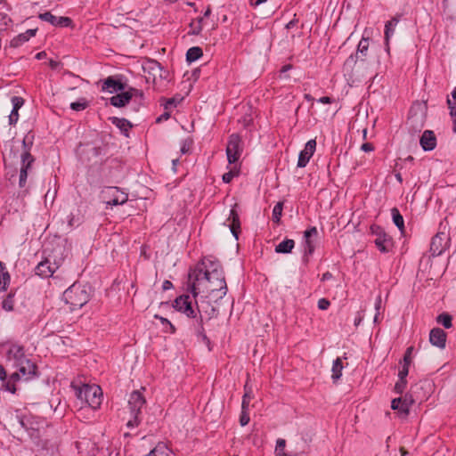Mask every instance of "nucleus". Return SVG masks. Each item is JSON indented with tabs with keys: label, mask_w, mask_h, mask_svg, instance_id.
I'll return each instance as SVG.
<instances>
[{
	"label": "nucleus",
	"mask_w": 456,
	"mask_h": 456,
	"mask_svg": "<svg viewBox=\"0 0 456 456\" xmlns=\"http://www.w3.org/2000/svg\"><path fill=\"white\" fill-rule=\"evenodd\" d=\"M15 290H10V292L5 296V297L2 301V308L7 312L13 311L14 309V297H15Z\"/></svg>",
	"instance_id": "34"
},
{
	"label": "nucleus",
	"mask_w": 456,
	"mask_h": 456,
	"mask_svg": "<svg viewBox=\"0 0 456 456\" xmlns=\"http://www.w3.org/2000/svg\"><path fill=\"white\" fill-rule=\"evenodd\" d=\"M154 318L159 320L160 323L163 325V331L166 333L175 334L176 332V328L173 325V323L167 319L159 314H155Z\"/></svg>",
	"instance_id": "35"
},
{
	"label": "nucleus",
	"mask_w": 456,
	"mask_h": 456,
	"mask_svg": "<svg viewBox=\"0 0 456 456\" xmlns=\"http://www.w3.org/2000/svg\"><path fill=\"white\" fill-rule=\"evenodd\" d=\"M237 204H234L233 207L230 210V215L226 221L224 222V224L227 225L233 235V237L236 240H239V235L241 232L240 229V216L237 211Z\"/></svg>",
	"instance_id": "15"
},
{
	"label": "nucleus",
	"mask_w": 456,
	"mask_h": 456,
	"mask_svg": "<svg viewBox=\"0 0 456 456\" xmlns=\"http://www.w3.org/2000/svg\"><path fill=\"white\" fill-rule=\"evenodd\" d=\"M194 335L196 336L198 340L202 341L208 347L209 351L211 350V341L209 338L207 336L205 329L194 333Z\"/></svg>",
	"instance_id": "44"
},
{
	"label": "nucleus",
	"mask_w": 456,
	"mask_h": 456,
	"mask_svg": "<svg viewBox=\"0 0 456 456\" xmlns=\"http://www.w3.org/2000/svg\"><path fill=\"white\" fill-rule=\"evenodd\" d=\"M391 215H392L393 223L399 229L401 234L404 235V233H405L404 220H403V217L401 215L399 209L397 208H393L391 209Z\"/></svg>",
	"instance_id": "29"
},
{
	"label": "nucleus",
	"mask_w": 456,
	"mask_h": 456,
	"mask_svg": "<svg viewBox=\"0 0 456 456\" xmlns=\"http://www.w3.org/2000/svg\"><path fill=\"white\" fill-rule=\"evenodd\" d=\"M77 397L85 401L92 409H98L102 403V389L96 385H83L76 388Z\"/></svg>",
	"instance_id": "5"
},
{
	"label": "nucleus",
	"mask_w": 456,
	"mask_h": 456,
	"mask_svg": "<svg viewBox=\"0 0 456 456\" xmlns=\"http://www.w3.org/2000/svg\"><path fill=\"white\" fill-rule=\"evenodd\" d=\"M343 368L344 367H343L342 360L339 357L336 358L333 361L332 369H331V371H332L331 379H332L333 382H337L341 378Z\"/></svg>",
	"instance_id": "33"
},
{
	"label": "nucleus",
	"mask_w": 456,
	"mask_h": 456,
	"mask_svg": "<svg viewBox=\"0 0 456 456\" xmlns=\"http://www.w3.org/2000/svg\"><path fill=\"white\" fill-rule=\"evenodd\" d=\"M317 234V228L315 226H311L304 232V240H312V238L316 237Z\"/></svg>",
	"instance_id": "50"
},
{
	"label": "nucleus",
	"mask_w": 456,
	"mask_h": 456,
	"mask_svg": "<svg viewBox=\"0 0 456 456\" xmlns=\"http://www.w3.org/2000/svg\"><path fill=\"white\" fill-rule=\"evenodd\" d=\"M420 146L425 151H432L436 146V138L433 131L425 130L419 140Z\"/></svg>",
	"instance_id": "20"
},
{
	"label": "nucleus",
	"mask_w": 456,
	"mask_h": 456,
	"mask_svg": "<svg viewBox=\"0 0 456 456\" xmlns=\"http://www.w3.org/2000/svg\"><path fill=\"white\" fill-rule=\"evenodd\" d=\"M20 379H23L22 376H20V373L13 372L6 381L5 380L4 381L3 387H4V390H6L12 394H15V392H16L15 383Z\"/></svg>",
	"instance_id": "30"
},
{
	"label": "nucleus",
	"mask_w": 456,
	"mask_h": 456,
	"mask_svg": "<svg viewBox=\"0 0 456 456\" xmlns=\"http://www.w3.org/2000/svg\"><path fill=\"white\" fill-rule=\"evenodd\" d=\"M139 95L142 96V93L138 89L129 87L127 90L119 92L117 94L111 96L109 100L110 103L117 108L126 106L133 98V96Z\"/></svg>",
	"instance_id": "13"
},
{
	"label": "nucleus",
	"mask_w": 456,
	"mask_h": 456,
	"mask_svg": "<svg viewBox=\"0 0 456 456\" xmlns=\"http://www.w3.org/2000/svg\"><path fill=\"white\" fill-rule=\"evenodd\" d=\"M203 54V52L200 47L193 46L188 49L186 53V61L188 62H193L199 60Z\"/></svg>",
	"instance_id": "36"
},
{
	"label": "nucleus",
	"mask_w": 456,
	"mask_h": 456,
	"mask_svg": "<svg viewBox=\"0 0 456 456\" xmlns=\"http://www.w3.org/2000/svg\"><path fill=\"white\" fill-rule=\"evenodd\" d=\"M146 456H174V454L166 444L159 443Z\"/></svg>",
	"instance_id": "28"
},
{
	"label": "nucleus",
	"mask_w": 456,
	"mask_h": 456,
	"mask_svg": "<svg viewBox=\"0 0 456 456\" xmlns=\"http://www.w3.org/2000/svg\"><path fill=\"white\" fill-rule=\"evenodd\" d=\"M446 332L441 328H433L429 333L430 343L437 346L438 348L444 349L446 346Z\"/></svg>",
	"instance_id": "19"
},
{
	"label": "nucleus",
	"mask_w": 456,
	"mask_h": 456,
	"mask_svg": "<svg viewBox=\"0 0 456 456\" xmlns=\"http://www.w3.org/2000/svg\"><path fill=\"white\" fill-rule=\"evenodd\" d=\"M361 149L365 151V152H370V151H372L374 150V147L371 143L370 142H365L362 145Z\"/></svg>",
	"instance_id": "64"
},
{
	"label": "nucleus",
	"mask_w": 456,
	"mask_h": 456,
	"mask_svg": "<svg viewBox=\"0 0 456 456\" xmlns=\"http://www.w3.org/2000/svg\"><path fill=\"white\" fill-rule=\"evenodd\" d=\"M181 100H177L176 98H169L166 101L164 104V108L166 110H169L172 107H175Z\"/></svg>",
	"instance_id": "57"
},
{
	"label": "nucleus",
	"mask_w": 456,
	"mask_h": 456,
	"mask_svg": "<svg viewBox=\"0 0 456 456\" xmlns=\"http://www.w3.org/2000/svg\"><path fill=\"white\" fill-rule=\"evenodd\" d=\"M11 276L5 265L0 260V291H5L10 284Z\"/></svg>",
	"instance_id": "27"
},
{
	"label": "nucleus",
	"mask_w": 456,
	"mask_h": 456,
	"mask_svg": "<svg viewBox=\"0 0 456 456\" xmlns=\"http://www.w3.org/2000/svg\"><path fill=\"white\" fill-rule=\"evenodd\" d=\"M102 198L109 207L124 205L128 200V193L122 191L118 187L110 186L102 191Z\"/></svg>",
	"instance_id": "7"
},
{
	"label": "nucleus",
	"mask_w": 456,
	"mask_h": 456,
	"mask_svg": "<svg viewBox=\"0 0 456 456\" xmlns=\"http://www.w3.org/2000/svg\"><path fill=\"white\" fill-rule=\"evenodd\" d=\"M109 119L121 131L124 135L128 136L129 129L132 127L130 121L126 118L118 117H110Z\"/></svg>",
	"instance_id": "24"
},
{
	"label": "nucleus",
	"mask_w": 456,
	"mask_h": 456,
	"mask_svg": "<svg viewBox=\"0 0 456 456\" xmlns=\"http://www.w3.org/2000/svg\"><path fill=\"white\" fill-rule=\"evenodd\" d=\"M192 143H193V142L190 138L183 140L182 142V145H181V149H180L181 152L183 154L188 153L192 146Z\"/></svg>",
	"instance_id": "51"
},
{
	"label": "nucleus",
	"mask_w": 456,
	"mask_h": 456,
	"mask_svg": "<svg viewBox=\"0 0 456 456\" xmlns=\"http://www.w3.org/2000/svg\"><path fill=\"white\" fill-rule=\"evenodd\" d=\"M391 408L396 411L401 417L405 418L409 415L411 407L401 398H395L391 402Z\"/></svg>",
	"instance_id": "23"
},
{
	"label": "nucleus",
	"mask_w": 456,
	"mask_h": 456,
	"mask_svg": "<svg viewBox=\"0 0 456 456\" xmlns=\"http://www.w3.org/2000/svg\"><path fill=\"white\" fill-rule=\"evenodd\" d=\"M407 386V379H398L397 382L395 385L394 391L396 394L403 395Z\"/></svg>",
	"instance_id": "48"
},
{
	"label": "nucleus",
	"mask_w": 456,
	"mask_h": 456,
	"mask_svg": "<svg viewBox=\"0 0 456 456\" xmlns=\"http://www.w3.org/2000/svg\"><path fill=\"white\" fill-rule=\"evenodd\" d=\"M399 398H401L410 407H411L415 403V400L411 394H405L403 396H400Z\"/></svg>",
	"instance_id": "61"
},
{
	"label": "nucleus",
	"mask_w": 456,
	"mask_h": 456,
	"mask_svg": "<svg viewBox=\"0 0 456 456\" xmlns=\"http://www.w3.org/2000/svg\"><path fill=\"white\" fill-rule=\"evenodd\" d=\"M143 69L148 71L153 77L159 74L161 77L162 67L160 63L155 60H149L143 66Z\"/></svg>",
	"instance_id": "32"
},
{
	"label": "nucleus",
	"mask_w": 456,
	"mask_h": 456,
	"mask_svg": "<svg viewBox=\"0 0 456 456\" xmlns=\"http://www.w3.org/2000/svg\"><path fill=\"white\" fill-rule=\"evenodd\" d=\"M36 33H37V29H28L24 33H21V34L18 35L17 37H15L14 38H12V40L11 41V46L12 47L20 46L21 45H23L24 43L28 41L30 37H35Z\"/></svg>",
	"instance_id": "25"
},
{
	"label": "nucleus",
	"mask_w": 456,
	"mask_h": 456,
	"mask_svg": "<svg viewBox=\"0 0 456 456\" xmlns=\"http://www.w3.org/2000/svg\"><path fill=\"white\" fill-rule=\"evenodd\" d=\"M200 292H206L209 296L216 297V298H223L227 293L224 273H222L218 280L210 276L203 278L202 284L200 285Z\"/></svg>",
	"instance_id": "6"
},
{
	"label": "nucleus",
	"mask_w": 456,
	"mask_h": 456,
	"mask_svg": "<svg viewBox=\"0 0 456 456\" xmlns=\"http://www.w3.org/2000/svg\"><path fill=\"white\" fill-rule=\"evenodd\" d=\"M295 247V241L291 239H285L275 246V252L279 254H289Z\"/></svg>",
	"instance_id": "31"
},
{
	"label": "nucleus",
	"mask_w": 456,
	"mask_h": 456,
	"mask_svg": "<svg viewBox=\"0 0 456 456\" xmlns=\"http://www.w3.org/2000/svg\"><path fill=\"white\" fill-rule=\"evenodd\" d=\"M89 105V102L85 98H80L77 102L70 103V109L75 111H81L86 110Z\"/></svg>",
	"instance_id": "41"
},
{
	"label": "nucleus",
	"mask_w": 456,
	"mask_h": 456,
	"mask_svg": "<svg viewBox=\"0 0 456 456\" xmlns=\"http://www.w3.org/2000/svg\"><path fill=\"white\" fill-rule=\"evenodd\" d=\"M413 349H414L413 346L407 347V349L404 352L403 360L400 361V364H404V365H409V366L411 365V354H412Z\"/></svg>",
	"instance_id": "47"
},
{
	"label": "nucleus",
	"mask_w": 456,
	"mask_h": 456,
	"mask_svg": "<svg viewBox=\"0 0 456 456\" xmlns=\"http://www.w3.org/2000/svg\"><path fill=\"white\" fill-rule=\"evenodd\" d=\"M413 110H411L410 116L408 118L407 124L409 125L410 128L414 131H420L422 127L424 126V115L422 113H412Z\"/></svg>",
	"instance_id": "21"
},
{
	"label": "nucleus",
	"mask_w": 456,
	"mask_h": 456,
	"mask_svg": "<svg viewBox=\"0 0 456 456\" xmlns=\"http://www.w3.org/2000/svg\"><path fill=\"white\" fill-rule=\"evenodd\" d=\"M240 173H224L222 179L225 183H229L234 176H238Z\"/></svg>",
	"instance_id": "60"
},
{
	"label": "nucleus",
	"mask_w": 456,
	"mask_h": 456,
	"mask_svg": "<svg viewBox=\"0 0 456 456\" xmlns=\"http://www.w3.org/2000/svg\"><path fill=\"white\" fill-rule=\"evenodd\" d=\"M191 319L192 320L191 324V329L193 330V333H196V332L200 331L205 329L203 317H202L200 310H199V314L196 317L191 318Z\"/></svg>",
	"instance_id": "38"
},
{
	"label": "nucleus",
	"mask_w": 456,
	"mask_h": 456,
	"mask_svg": "<svg viewBox=\"0 0 456 456\" xmlns=\"http://www.w3.org/2000/svg\"><path fill=\"white\" fill-rule=\"evenodd\" d=\"M371 234L376 236L374 243L378 249L382 253H387L393 247V239L378 224H372L370 227Z\"/></svg>",
	"instance_id": "10"
},
{
	"label": "nucleus",
	"mask_w": 456,
	"mask_h": 456,
	"mask_svg": "<svg viewBox=\"0 0 456 456\" xmlns=\"http://www.w3.org/2000/svg\"><path fill=\"white\" fill-rule=\"evenodd\" d=\"M6 359L12 362V368L16 369L14 373H20L25 381L39 377L38 367L26 354L24 346L17 343L12 344L6 352Z\"/></svg>",
	"instance_id": "2"
},
{
	"label": "nucleus",
	"mask_w": 456,
	"mask_h": 456,
	"mask_svg": "<svg viewBox=\"0 0 456 456\" xmlns=\"http://www.w3.org/2000/svg\"><path fill=\"white\" fill-rule=\"evenodd\" d=\"M224 273L223 267L218 260L212 257H204L194 268H191L188 274V290L191 293L194 299L200 293V285L202 279L208 276L214 277L218 280Z\"/></svg>",
	"instance_id": "1"
},
{
	"label": "nucleus",
	"mask_w": 456,
	"mask_h": 456,
	"mask_svg": "<svg viewBox=\"0 0 456 456\" xmlns=\"http://www.w3.org/2000/svg\"><path fill=\"white\" fill-rule=\"evenodd\" d=\"M62 258L57 259L55 256L48 254L35 268V273L41 278H49L58 270Z\"/></svg>",
	"instance_id": "8"
},
{
	"label": "nucleus",
	"mask_w": 456,
	"mask_h": 456,
	"mask_svg": "<svg viewBox=\"0 0 456 456\" xmlns=\"http://www.w3.org/2000/svg\"><path fill=\"white\" fill-rule=\"evenodd\" d=\"M79 224V223L77 221L75 220V216L70 214L69 216H68V225L72 228L74 226H77Z\"/></svg>",
	"instance_id": "62"
},
{
	"label": "nucleus",
	"mask_w": 456,
	"mask_h": 456,
	"mask_svg": "<svg viewBox=\"0 0 456 456\" xmlns=\"http://www.w3.org/2000/svg\"><path fill=\"white\" fill-rule=\"evenodd\" d=\"M28 173H20L19 184L20 187H24L27 182Z\"/></svg>",
	"instance_id": "63"
},
{
	"label": "nucleus",
	"mask_w": 456,
	"mask_h": 456,
	"mask_svg": "<svg viewBox=\"0 0 456 456\" xmlns=\"http://www.w3.org/2000/svg\"><path fill=\"white\" fill-rule=\"evenodd\" d=\"M330 305V302L327 298H321L318 300V308L320 310H327Z\"/></svg>",
	"instance_id": "59"
},
{
	"label": "nucleus",
	"mask_w": 456,
	"mask_h": 456,
	"mask_svg": "<svg viewBox=\"0 0 456 456\" xmlns=\"http://www.w3.org/2000/svg\"><path fill=\"white\" fill-rule=\"evenodd\" d=\"M400 365H401V369L399 370V372H398V379H407L410 366L404 365V364H400Z\"/></svg>",
	"instance_id": "56"
},
{
	"label": "nucleus",
	"mask_w": 456,
	"mask_h": 456,
	"mask_svg": "<svg viewBox=\"0 0 456 456\" xmlns=\"http://www.w3.org/2000/svg\"><path fill=\"white\" fill-rule=\"evenodd\" d=\"M62 298L73 312L89 301L90 294L86 286L75 282L63 292Z\"/></svg>",
	"instance_id": "3"
},
{
	"label": "nucleus",
	"mask_w": 456,
	"mask_h": 456,
	"mask_svg": "<svg viewBox=\"0 0 456 456\" xmlns=\"http://www.w3.org/2000/svg\"><path fill=\"white\" fill-rule=\"evenodd\" d=\"M286 446V441L282 438H279L276 441V447H275V456H277L280 452H285Z\"/></svg>",
	"instance_id": "54"
},
{
	"label": "nucleus",
	"mask_w": 456,
	"mask_h": 456,
	"mask_svg": "<svg viewBox=\"0 0 456 456\" xmlns=\"http://www.w3.org/2000/svg\"><path fill=\"white\" fill-rule=\"evenodd\" d=\"M436 322L442 326H444L445 329H450L452 327V317L448 313H442L436 317Z\"/></svg>",
	"instance_id": "37"
},
{
	"label": "nucleus",
	"mask_w": 456,
	"mask_h": 456,
	"mask_svg": "<svg viewBox=\"0 0 456 456\" xmlns=\"http://www.w3.org/2000/svg\"><path fill=\"white\" fill-rule=\"evenodd\" d=\"M18 120H19V110L12 109L9 115V124L15 125L18 122Z\"/></svg>",
	"instance_id": "58"
},
{
	"label": "nucleus",
	"mask_w": 456,
	"mask_h": 456,
	"mask_svg": "<svg viewBox=\"0 0 456 456\" xmlns=\"http://www.w3.org/2000/svg\"><path fill=\"white\" fill-rule=\"evenodd\" d=\"M243 151V142L238 134H232L229 136L226 155L229 164L235 163Z\"/></svg>",
	"instance_id": "11"
},
{
	"label": "nucleus",
	"mask_w": 456,
	"mask_h": 456,
	"mask_svg": "<svg viewBox=\"0 0 456 456\" xmlns=\"http://www.w3.org/2000/svg\"><path fill=\"white\" fill-rule=\"evenodd\" d=\"M316 149V141L312 139L309 140L305 145L303 151H300L298 156V161H297V167H305L306 164L309 162L311 157L314 153Z\"/></svg>",
	"instance_id": "18"
},
{
	"label": "nucleus",
	"mask_w": 456,
	"mask_h": 456,
	"mask_svg": "<svg viewBox=\"0 0 456 456\" xmlns=\"http://www.w3.org/2000/svg\"><path fill=\"white\" fill-rule=\"evenodd\" d=\"M18 418H19V422H20V426L29 433L30 436H37V435L35 434V433H37V428H36L34 426L35 423H34V421H32L31 417L22 415V416H18Z\"/></svg>",
	"instance_id": "26"
},
{
	"label": "nucleus",
	"mask_w": 456,
	"mask_h": 456,
	"mask_svg": "<svg viewBox=\"0 0 456 456\" xmlns=\"http://www.w3.org/2000/svg\"><path fill=\"white\" fill-rule=\"evenodd\" d=\"M402 15L396 14L390 20L387 21L385 24V41L386 44L388 45L390 37L394 35L395 27L397 26L398 22L400 21Z\"/></svg>",
	"instance_id": "22"
},
{
	"label": "nucleus",
	"mask_w": 456,
	"mask_h": 456,
	"mask_svg": "<svg viewBox=\"0 0 456 456\" xmlns=\"http://www.w3.org/2000/svg\"><path fill=\"white\" fill-rule=\"evenodd\" d=\"M449 230V222L444 218L440 222L438 232L431 240L430 252L433 256H441L449 248L451 242Z\"/></svg>",
	"instance_id": "4"
},
{
	"label": "nucleus",
	"mask_w": 456,
	"mask_h": 456,
	"mask_svg": "<svg viewBox=\"0 0 456 456\" xmlns=\"http://www.w3.org/2000/svg\"><path fill=\"white\" fill-rule=\"evenodd\" d=\"M146 400L140 391H133L128 400V407L131 415L140 416L142 409L145 405Z\"/></svg>",
	"instance_id": "16"
},
{
	"label": "nucleus",
	"mask_w": 456,
	"mask_h": 456,
	"mask_svg": "<svg viewBox=\"0 0 456 456\" xmlns=\"http://www.w3.org/2000/svg\"><path fill=\"white\" fill-rule=\"evenodd\" d=\"M12 109L19 110L24 104V99L20 96L12 97Z\"/></svg>",
	"instance_id": "53"
},
{
	"label": "nucleus",
	"mask_w": 456,
	"mask_h": 456,
	"mask_svg": "<svg viewBox=\"0 0 456 456\" xmlns=\"http://www.w3.org/2000/svg\"><path fill=\"white\" fill-rule=\"evenodd\" d=\"M283 202L279 201L273 208L272 220L273 223L279 224L282 216Z\"/></svg>",
	"instance_id": "40"
},
{
	"label": "nucleus",
	"mask_w": 456,
	"mask_h": 456,
	"mask_svg": "<svg viewBox=\"0 0 456 456\" xmlns=\"http://www.w3.org/2000/svg\"><path fill=\"white\" fill-rule=\"evenodd\" d=\"M244 389H245V393L242 396L241 409L248 410L249 403L251 400V395H250L251 389L248 387V384L245 385Z\"/></svg>",
	"instance_id": "43"
},
{
	"label": "nucleus",
	"mask_w": 456,
	"mask_h": 456,
	"mask_svg": "<svg viewBox=\"0 0 456 456\" xmlns=\"http://www.w3.org/2000/svg\"><path fill=\"white\" fill-rule=\"evenodd\" d=\"M101 82V90L110 94H118L127 88V85L123 82L122 76H110Z\"/></svg>",
	"instance_id": "12"
},
{
	"label": "nucleus",
	"mask_w": 456,
	"mask_h": 456,
	"mask_svg": "<svg viewBox=\"0 0 456 456\" xmlns=\"http://www.w3.org/2000/svg\"><path fill=\"white\" fill-rule=\"evenodd\" d=\"M34 162V158L28 151L21 154V167L20 171H28L31 167V164Z\"/></svg>",
	"instance_id": "39"
},
{
	"label": "nucleus",
	"mask_w": 456,
	"mask_h": 456,
	"mask_svg": "<svg viewBox=\"0 0 456 456\" xmlns=\"http://www.w3.org/2000/svg\"><path fill=\"white\" fill-rule=\"evenodd\" d=\"M369 49V39L362 37L357 46L355 54H351L345 61L346 66H354L358 61H363Z\"/></svg>",
	"instance_id": "14"
},
{
	"label": "nucleus",
	"mask_w": 456,
	"mask_h": 456,
	"mask_svg": "<svg viewBox=\"0 0 456 456\" xmlns=\"http://www.w3.org/2000/svg\"><path fill=\"white\" fill-rule=\"evenodd\" d=\"M249 420H250V418H249V414H248V410L241 409V412H240V426L244 427V426L248 425Z\"/></svg>",
	"instance_id": "52"
},
{
	"label": "nucleus",
	"mask_w": 456,
	"mask_h": 456,
	"mask_svg": "<svg viewBox=\"0 0 456 456\" xmlns=\"http://www.w3.org/2000/svg\"><path fill=\"white\" fill-rule=\"evenodd\" d=\"M12 25V19L6 13L0 12V30H7Z\"/></svg>",
	"instance_id": "42"
},
{
	"label": "nucleus",
	"mask_w": 456,
	"mask_h": 456,
	"mask_svg": "<svg viewBox=\"0 0 456 456\" xmlns=\"http://www.w3.org/2000/svg\"><path fill=\"white\" fill-rule=\"evenodd\" d=\"M305 241V252L304 256H308L313 255L314 252L315 247L312 240H304Z\"/></svg>",
	"instance_id": "49"
},
{
	"label": "nucleus",
	"mask_w": 456,
	"mask_h": 456,
	"mask_svg": "<svg viewBox=\"0 0 456 456\" xmlns=\"http://www.w3.org/2000/svg\"><path fill=\"white\" fill-rule=\"evenodd\" d=\"M450 114L456 117V89L452 93V97L447 99Z\"/></svg>",
	"instance_id": "46"
},
{
	"label": "nucleus",
	"mask_w": 456,
	"mask_h": 456,
	"mask_svg": "<svg viewBox=\"0 0 456 456\" xmlns=\"http://www.w3.org/2000/svg\"><path fill=\"white\" fill-rule=\"evenodd\" d=\"M141 422V418L138 415H132V419H129L126 423V427L128 428H134L137 427Z\"/></svg>",
	"instance_id": "55"
},
{
	"label": "nucleus",
	"mask_w": 456,
	"mask_h": 456,
	"mask_svg": "<svg viewBox=\"0 0 456 456\" xmlns=\"http://www.w3.org/2000/svg\"><path fill=\"white\" fill-rule=\"evenodd\" d=\"M39 19L55 27L67 28L71 26L72 20L69 17H57L50 12L39 14Z\"/></svg>",
	"instance_id": "17"
},
{
	"label": "nucleus",
	"mask_w": 456,
	"mask_h": 456,
	"mask_svg": "<svg viewBox=\"0 0 456 456\" xmlns=\"http://www.w3.org/2000/svg\"><path fill=\"white\" fill-rule=\"evenodd\" d=\"M194 335L196 336L198 340L202 341L208 347L209 351L211 350V341L209 338L207 336L205 329L194 333Z\"/></svg>",
	"instance_id": "45"
},
{
	"label": "nucleus",
	"mask_w": 456,
	"mask_h": 456,
	"mask_svg": "<svg viewBox=\"0 0 456 456\" xmlns=\"http://www.w3.org/2000/svg\"><path fill=\"white\" fill-rule=\"evenodd\" d=\"M195 307L192 305L191 297L187 294L177 297L172 303V306L179 313L183 314L188 318H194L199 314V306L195 301Z\"/></svg>",
	"instance_id": "9"
}]
</instances>
